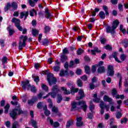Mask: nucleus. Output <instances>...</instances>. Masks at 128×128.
I'll list each match as a JSON object with an SVG mask.
<instances>
[{
	"label": "nucleus",
	"instance_id": "f257e3e1",
	"mask_svg": "<svg viewBox=\"0 0 128 128\" xmlns=\"http://www.w3.org/2000/svg\"><path fill=\"white\" fill-rule=\"evenodd\" d=\"M78 106H81L80 108L83 110L84 112H86V110H88V105H86V101L84 100L78 102H73L71 104L70 111L76 112V110H78Z\"/></svg>",
	"mask_w": 128,
	"mask_h": 128
},
{
	"label": "nucleus",
	"instance_id": "f03ea898",
	"mask_svg": "<svg viewBox=\"0 0 128 128\" xmlns=\"http://www.w3.org/2000/svg\"><path fill=\"white\" fill-rule=\"evenodd\" d=\"M52 92L48 93L46 96H43V98L46 99L50 96H51V98H55L58 92H60V89L58 88V85H54L52 88L51 89Z\"/></svg>",
	"mask_w": 128,
	"mask_h": 128
},
{
	"label": "nucleus",
	"instance_id": "7ed1b4c3",
	"mask_svg": "<svg viewBox=\"0 0 128 128\" xmlns=\"http://www.w3.org/2000/svg\"><path fill=\"white\" fill-rule=\"evenodd\" d=\"M12 22L15 24V26L16 28L20 32H22V34H26L28 32L26 28L23 29L22 26H20V20L16 18H13L11 20Z\"/></svg>",
	"mask_w": 128,
	"mask_h": 128
},
{
	"label": "nucleus",
	"instance_id": "20e7f679",
	"mask_svg": "<svg viewBox=\"0 0 128 128\" xmlns=\"http://www.w3.org/2000/svg\"><path fill=\"white\" fill-rule=\"evenodd\" d=\"M28 40V36H25L24 37L23 35H22L20 37V40L18 42V50H22L26 46V41Z\"/></svg>",
	"mask_w": 128,
	"mask_h": 128
},
{
	"label": "nucleus",
	"instance_id": "39448f33",
	"mask_svg": "<svg viewBox=\"0 0 128 128\" xmlns=\"http://www.w3.org/2000/svg\"><path fill=\"white\" fill-rule=\"evenodd\" d=\"M102 9L105 13L102 10L100 11L98 13V16L101 20H104V18H106V16H110V12H108V8L106 6L104 5L102 6Z\"/></svg>",
	"mask_w": 128,
	"mask_h": 128
},
{
	"label": "nucleus",
	"instance_id": "423d86ee",
	"mask_svg": "<svg viewBox=\"0 0 128 128\" xmlns=\"http://www.w3.org/2000/svg\"><path fill=\"white\" fill-rule=\"evenodd\" d=\"M47 80L48 82V83L49 84V86H52L53 84H56V83L58 82V80H56V78L54 76V74L52 73H49L47 75Z\"/></svg>",
	"mask_w": 128,
	"mask_h": 128
},
{
	"label": "nucleus",
	"instance_id": "0eeeda50",
	"mask_svg": "<svg viewBox=\"0 0 128 128\" xmlns=\"http://www.w3.org/2000/svg\"><path fill=\"white\" fill-rule=\"evenodd\" d=\"M120 25V21L118 20H116L113 22L112 26L111 27L112 34L114 35L116 34V30L118 28V26Z\"/></svg>",
	"mask_w": 128,
	"mask_h": 128
},
{
	"label": "nucleus",
	"instance_id": "6e6552de",
	"mask_svg": "<svg viewBox=\"0 0 128 128\" xmlns=\"http://www.w3.org/2000/svg\"><path fill=\"white\" fill-rule=\"evenodd\" d=\"M114 66L112 65L108 66L107 70L108 76H114Z\"/></svg>",
	"mask_w": 128,
	"mask_h": 128
},
{
	"label": "nucleus",
	"instance_id": "1a4fd4ad",
	"mask_svg": "<svg viewBox=\"0 0 128 128\" xmlns=\"http://www.w3.org/2000/svg\"><path fill=\"white\" fill-rule=\"evenodd\" d=\"M9 114L10 116L12 118L13 120H16L18 118V110H16V108H15L12 109L10 112Z\"/></svg>",
	"mask_w": 128,
	"mask_h": 128
},
{
	"label": "nucleus",
	"instance_id": "9d476101",
	"mask_svg": "<svg viewBox=\"0 0 128 128\" xmlns=\"http://www.w3.org/2000/svg\"><path fill=\"white\" fill-rule=\"evenodd\" d=\"M76 126L80 128V126H84V122L82 121V117H78L76 118Z\"/></svg>",
	"mask_w": 128,
	"mask_h": 128
},
{
	"label": "nucleus",
	"instance_id": "9b49d317",
	"mask_svg": "<svg viewBox=\"0 0 128 128\" xmlns=\"http://www.w3.org/2000/svg\"><path fill=\"white\" fill-rule=\"evenodd\" d=\"M15 108H16L17 112H18V116H20V114H26V111L22 110V108H20V105H18V106H16Z\"/></svg>",
	"mask_w": 128,
	"mask_h": 128
},
{
	"label": "nucleus",
	"instance_id": "f8f14e48",
	"mask_svg": "<svg viewBox=\"0 0 128 128\" xmlns=\"http://www.w3.org/2000/svg\"><path fill=\"white\" fill-rule=\"evenodd\" d=\"M103 100L104 102H109L110 104H114V102H112V99L107 95H104L103 98Z\"/></svg>",
	"mask_w": 128,
	"mask_h": 128
},
{
	"label": "nucleus",
	"instance_id": "ddd939ff",
	"mask_svg": "<svg viewBox=\"0 0 128 128\" xmlns=\"http://www.w3.org/2000/svg\"><path fill=\"white\" fill-rule=\"evenodd\" d=\"M21 84H22V88H23V90H26V88H28V84H30V80H26V81H22L21 82Z\"/></svg>",
	"mask_w": 128,
	"mask_h": 128
},
{
	"label": "nucleus",
	"instance_id": "4468645a",
	"mask_svg": "<svg viewBox=\"0 0 128 128\" xmlns=\"http://www.w3.org/2000/svg\"><path fill=\"white\" fill-rule=\"evenodd\" d=\"M30 88V92H33V94H36V88L34 85L32 86L30 84H29L27 86L28 90H29Z\"/></svg>",
	"mask_w": 128,
	"mask_h": 128
},
{
	"label": "nucleus",
	"instance_id": "2eb2a0df",
	"mask_svg": "<svg viewBox=\"0 0 128 128\" xmlns=\"http://www.w3.org/2000/svg\"><path fill=\"white\" fill-rule=\"evenodd\" d=\"M52 17V16L50 12V10H48V8H45V18H47V20H50L51 18Z\"/></svg>",
	"mask_w": 128,
	"mask_h": 128
},
{
	"label": "nucleus",
	"instance_id": "dca6fc26",
	"mask_svg": "<svg viewBox=\"0 0 128 128\" xmlns=\"http://www.w3.org/2000/svg\"><path fill=\"white\" fill-rule=\"evenodd\" d=\"M24 20H26L28 16V12H22L20 14V18H24Z\"/></svg>",
	"mask_w": 128,
	"mask_h": 128
},
{
	"label": "nucleus",
	"instance_id": "f3484780",
	"mask_svg": "<svg viewBox=\"0 0 128 128\" xmlns=\"http://www.w3.org/2000/svg\"><path fill=\"white\" fill-rule=\"evenodd\" d=\"M38 102V98L36 96H33L30 100H28V104H34V102Z\"/></svg>",
	"mask_w": 128,
	"mask_h": 128
},
{
	"label": "nucleus",
	"instance_id": "a211bd4d",
	"mask_svg": "<svg viewBox=\"0 0 128 128\" xmlns=\"http://www.w3.org/2000/svg\"><path fill=\"white\" fill-rule=\"evenodd\" d=\"M10 28H12L11 25H9L8 27L7 28V30L9 32V36H14V29H10Z\"/></svg>",
	"mask_w": 128,
	"mask_h": 128
},
{
	"label": "nucleus",
	"instance_id": "6ab92c4d",
	"mask_svg": "<svg viewBox=\"0 0 128 128\" xmlns=\"http://www.w3.org/2000/svg\"><path fill=\"white\" fill-rule=\"evenodd\" d=\"M100 106L101 108L100 114L102 115L104 113V101L100 102Z\"/></svg>",
	"mask_w": 128,
	"mask_h": 128
},
{
	"label": "nucleus",
	"instance_id": "aec40b11",
	"mask_svg": "<svg viewBox=\"0 0 128 128\" xmlns=\"http://www.w3.org/2000/svg\"><path fill=\"white\" fill-rule=\"evenodd\" d=\"M98 74H104L106 72V68L104 66H100L97 70Z\"/></svg>",
	"mask_w": 128,
	"mask_h": 128
},
{
	"label": "nucleus",
	"instance_id": "412c9836",
	"mask_svg": "<svg viewBox=\"0 0 128 128\" xmlns=\"http://www.w3.org/2000/svg\"><path fill=\"white\" fill-rule=\"evenodd\" d=\"M37 108L39 110H42V108H48V106L45 105L44 107V104H42V102H39L37 104Z\"/></svg>",
	"mask_w": 128,
	"mask_h": 128
},
{
	"label": "nucleus",
	"instance_id": "4be33fe9",
	"mask_svg": "<svg viewBox=\"0 0 128 128\" xmlns=\"http://www.w3.org/2000/svg\"><path fill=\"white\" fill-rule=\"evenodd\" d=\"M121 44H122L124 48H126L128 46V39L124 38V40H122Z\"/></svg>",
	"mask_w": 128,
	"mask_h": 128
},
{
	"label": "nucleus",
	"instance_id": "5701e85b",
	"mask_svg": "<svg viewBox=\"0 0 128 128\" xmlns=\"http://www.w3.org/2000/svg\"><path fill=\"white\" fill-rule=\"evenodd\" d=\"M104 26L106 28V32L112 34V27L108 24H104Z\"/></svg>",
	"mask_w": 128,
	"mask_h": 128
},
{
	"label": "nucleus",
	"instance_id": "b1692460",
	"mask_svg": "<svg viewBox=\"0 0 128 128\" xmlns=\"http://www.w3.org/2000/svg\"><path fill=\"white\" fill-rule=\"evenodd\" d=\"M84 70L86 74H90V67L86 65L84 67Z\"/></svg>",
	"mask_w": 128,
	"mask_h": 128
},
{
	"label": "nucleus",
	"instance_id": "393cba45",
	"mask_svg": "<svg viewBox=\"0 0 128 128\" xmlns=\"http://www.w3.org/2000/svg\"><path fill=\"white\" fill-rule=\"evenodd\" d=\"M32 78H33L34 82H36V84H38V82H40V76H36V74H32Z\"/></svg>",
	"mask_w": 128,
	"mask_h": 128
},
{
	"label": "nucleus",
	"instance_id": "a878e982",
	"mask_svg": "<svg viewBox=\"0 0 128 128\" xmlns=\"http://www.w3.org/2000/svg\"><path fill=\"white\" fill-rule=\"evenodd\" d=\"M49 44H50V40L46 38H44L42 40V44L44 46H48Z\"/></svg>",
	"mask_w": 128,
	"mask_h": 128
},
{
	"label": "nucleus",
	"instance_id": "bb28decb",
	"mask_svg": "<svg viewBox=\"0 0 128 128\" xmlns=\"http://www.w3.org/2000/svg\"><path fill=\"white\" fill-rule=\"evenodd\" d=\"M11 8H12L13 10H16L18 6V3L16 2H14L12 3Z\"/></svg>",
	"mask_w": 128,
	"mask_h": 128
},
{
	"label": "nucleus",
	"instance_id": "cd10ccee",
	"mask_svg": "<svg viewBox=\"0 0 128 128\" xmlns=\"http://www.w3.org/2000/svg\"><path fill=\"white\" fill-rule=\"evenodd\" d=\"M66 60H68V56L61 54L60 62L62 63L66 62Z\"/></svg>",
	"mask_w": 128,
	"mask_h": 128
},
{
	"label": "nucleus",
	"instance_id": "c85d7f7f",
	"mask_svg": "<svg viewBox=\"0 0 128 128\" xmlns=\"http://www.w3.org/2000/svg\"><path fill=\"white\" fill-rule=\"evenodd\" d=\"M61 90H62L64 92V94L68 95V94H71L70 92L64 86L61 87Z\"/></svg>",
	"mask_w": 128,
	"mask_h": 128
},
{
	"label": "nucleus",
	"instance_id": "c756f323",
	"mask_svg": "<svg viewBox=\"0 0 128 128\" xmlns=\"http://www.w3.org/2000/svg\"><path fill=\"white\" fill-rule=\"evenodd\" d=\"M120 30L123 34H127L126 30L124 28V25H122V24H120Z\"/></svg>",
	"mask_w": 128,
	"mask_h": 128
},
{
	"label": "nucleus",
	"instance_id": "7c9ffc66",
	"mask_svg": "<svg viewBox=\"0 0 128 128\" xmlns=\"http://www.w3.org/2000/svg\"><path fill=\"white\" fill-rule=\"evenodd\" d=\"M62 101V94H58L57 95L56 102L57 104H60Z\"/></svg>",
	"mask_w": 128,
	"mask_h": 128
},
{
	"label": "nucleus",
	"instance_id": "2f4dec72",
	"mask_svg": "<svg viewBox=\"0 0 128 128\" xmlns=\"http://www.w3.org/2000/svg\"><path fill=\"white\" fill-rule=\"evenodd\" d=\"M40 34V31L36 29L32 28V34L33 36H36Z\"/></svg>",
	"mask_w": 128,
	"mask_h": 128
},
{
	"label": "nucleus",
	"instance_id": "473e14b6",
	"mask_svg": "<svg viewBox=\"0 0 128 128\" xmlns=\"http://www.w3.org/2000/svg\"><path fill=\"white\" fill-rule=\"evenodd\" d=\"M12 8V5H10V2H8L7 3L6 5L4 8V10L5 12H8V10Z\"/></svg>",
	"mask_w": 128,
	"mask_h": 128
},
{
	"label": "nucleus",
	"instance_id": "72a5a7b5",
	"mask_svg": "<svg viewBox=\"0 0 128 128\" xmlns=\"http://www.w3.org/2000/svg\"><path fill=\"white\" fill-rule=\"evenodd\" d=\"M20 124L18 121H15L12 124V128H20Z\"/></svg>",
	"mask_w": 128,
	"mask_h": 128
},
{
	"label": "nucleus",
	"instance_id": "f704fd0d",
	"mask_svg": "<svg viewBox=\"0 0 128 128\" xmlns=\"http://www.w3.org/2000/svg\"><path fill=\"white\" fill-rule=\"evenodd\" d=\"M50 26H45L44 28V34H48V32H50Z\"/></svg>",
	"mask_w": 128,
	"mask_h": 128
},
{
	"label": "nucleus",
	"instance_id": "c9c22d12",
	"mask_svg": "<svg viewBox=\"0 0 128 128\" xmlns=\"http://www.w3.org/2000/svg\"><path fill=\"white\" fill-rule=\"evenodd\" d=\"M100 12V8H96L94 10V11L92 12V16H96V14Z\"/></svg>",
	"mask_w": 128,
	"mask_h": 128
},
{
	"label": "nucleus",
	"instance_id": "e433bc0d",
	"mask_svg": "<svg viewBox=\"0 0 128 128\" xmlns=\"http://www.w3.org/2000/svg\"><path fill=\"white\" fill-rule=\"evenodd\" d=\"M74 124V122L72 120H69L67 122L66 124V128H70Z\"/></svg>",
	"mask_w": 128,
	"mask_h": 128
},
{
	"label": "nucleus",
	"instance_id": "4c0bfd02",
	"mask_svg": "<svg viewBox=\"0 0 128 128\" xmlns=\"http://www.w3.org/2000/svg\"><path fill=\"white\" fill-rule=\"evenodd\" d=\"M79 90L78 88H74V86H72L70 88V92L71 94H76V92H78Z\"/></svg>",
	"mask_w": 128,
	"mask_h": 128
},
{
	"label": "nucleus",
	"instance_id": "58836bf2",
	"mask_svg": "<svg viewBox=\"0 0 128 128\" xmlns=\"http://www.w3.org/2000/svg\"><path fill=\"white\" fill-rule=\"evenodd\" d=\"M10 106L8 104H7L6 106H4V113L6 114L8 113V110H10Z\"/></svg>",
	"mask_w": 128,
	"mask_h": 128
},
{
	"label": "nucleus",
	"instance_id": "ea45409f",
	"mask_svg": "<svg viewBox=\"0 0 128 128\" xmlns=\"http://www.w3.org/2000/svg\"><path fill=\"white\" fill-rule=\"evenodd\" d=\"M115 98H116V100H118L120 98V100H124V94L120 95L118 94H116L115 96Z\"/></svg>",
	"mask_w": 128,
	"mask_h": 128
},
{
	"label": "nucleus",
	"instance_id": "a19ab883",
	"mask_svg": "<svg viewBox=\"0 0 128 128\" xmlns=\"http://www.w3.org/2000/svg\"><path fill=\"white\" fill-rule=\"evenodd\" d=\"M122 116V112L120 111H118L116 112V118L117 120H120V118Z\"/></svg>",
	"mask_w": 128,
	"mask_h": 128
},
{
	"label": "nucleus",
	"instance_id": "79ce46f5",
	"mask_svg": "<svg viewBox=\"0 0 128 128\" xmlns=\"http://www.w3.org/2000/svg\"><path fill=\"white\" fill-rule=\"evenodd\" d=\"M112 94L113 98H114L118 94V90H116V88H114L112 90Z\"/></svg>",
	"mask_w": 128,
	"mask_h": 128
},
{
	"label": "nucleus",
	"instance_id": "37998d69",
	"mask_svg": "<svg viewBox=\"0 0 128 128\" xmlns=\"http://www.w3.org/2000/svg\"><path fill=\"white\" fill-rule=\"evenodd\" d=\"M118 57V52H114L112 53V55H110L109 56V58L110 60L111 58H116Z\"/></svg>",
	"mask_w": 128,
	"mask_h": 128
},
{
	"label": "nucleus",
	"instance_id": "c03bdc74",
	"mask_svg": "<svg viewBox=\"0 0 128 128\" xmlns=\"http://www.w3.org/2000/svg\"><path fill=\"white\" fill-rule=\"evenodd\" d=\"M104 48L106 50H110V52H112V47L110 44H106L104 46Z\"/></svg>",
	"mask_w": 128,
	"mask_h": 128
},
{
	"label": "nucleus",
	"instance_id": "a18cd8bd",
	"mask_svg": "<svg viewBox=\"0 0 128 128\" xmlns=\"http://www.w3.org/2000/svg\"><path fill=\"white\" fill-rule=\"evenodd\" d=\"M77 85L78 86V88H82V86H84V83L82 81L80 80V79H78L77 81Z\"/></svg>",
	"mask_w": 128,
	"mask_h": 128
},
{
	"label": "nucleus",
	"instance_id": "49530a36",
	"mask_svg": "<svg viewBox=\"0 0 128 128\" xmlns=\"http://www.w3.org/2000/svg\"><path fill=\"white\" fill-rule=\"evenodd\" d=\"M32 126L34 128H38V122L34 120H32Z\"/></svg>",
	"mask_w": 128,
	"mask_h": 128
},
{
	"label": "nucleus",
	"instance_id": "de8ad7c7",
	"mask_svg": "<svg viewBox=\"0 0 128 128\" xmlns=\"http://www.w3.org/2000/svg\"><path fill=\"white\" fill-rule=\"evenodd\" d=\"M53 70L54 72H60V66H56L53 68Z\"/></svg>",
	"mask_w": 128,
	"mask_h": 128
},
{
	"label": "nucleus",
	"instance_id": "09e8293b",
	"mask_svg": "<svg viewBox=\"0 0 128 128\" xmlns=\"http://www.w3.org/2000/svg\"><path fill=\"white\" fill-rule=\"evenodd\" d=\"M128 119L126 118H124L120 120V124H128Z\"/></svg>",
	"mask_w": 128,
	"mask_h": 128
},
{
	"label": "nucleus",
	"instance_id": "8fccbe9b",
	"mask_svg": "<svg viewBox=\"0 0 128 128\" xmlns=\"http://www.w3.org/2000/svg\"><path fill=\"white\" fill-rule=\"evenodd\" d=\"M120 58L122 62L126 60V54H122L120 56Z\"/></svg>",
	"mask_w": 128,
	"mask_h": 128
},
{
	"label": "nucleus",
	"instance_id": "3c124183",
	"mask_svg": "<svg viewBox=\"0 0 128 128\" xmlns=\"http://www.w3.org/2000/svg\"><path fill=\"white\" fill-rule=\"evenodd\" d=\"M62 54H64L66 55V54H70V52H68V48H64L62 50Z\"/></svg>",
	"mask_w": 128,
	"mask_h": 128
},
{
	"label": "nucleus",
	"instance_id": "603ef678",
	"mask_svg": "<svg viewBox=\"0 0 128 128\" xmlns=\"http://www.w3.org/2000/svg\"><path fill=\"white\" fill-rule=\"evenodd\" d=\"M96 66H98L96 64L92 66V74H94L96 72Z\"/></svg>",
	"mask_w": 128,
	"mask_h": 128
},
{
	"label": "nucleus",
	"instance_id": "864d4df0",
	"mask_svg": "<svg viewBox=\"0 0 128 128\" xmlns=\"http://www.w3.org/2000/svg\"><path fill=\"white\" fill-rule=\"evenodd\" d=\"M78 94H79L80 96H83V98H84L85 95H84V89L80 88V89L79 90Z\"/></svg>",
	"mask_w": 128,
	"mask_h": 128
},
{
	"label": "nucleus",
	"instance_id": "5fc2aeb1",
	"mask_svg": "<svg viewBox=\"0 0 128 128\" xmlns=\"http://www.w3.org/2000/svg\"><path fill=\"white\" fill-rule=\"evenodd\" d=\"M42 90H44L46 92L48 91V86L44 84H42Z\"/></svg>",
	"mask_w": 128,
	"mask_h": 128
},
{
	"label": "nucleus",
	"instance_id": "6e6d98bb",
	"mask_svg": "<svg viewBox=\"0 0 128 128\" xmlns=\"http://www.w3.org/2000/svg\"><path fill=\"white\" fill-rule=\"evenodd\" d=\"M93 113L94 112H89V113L88 114L87 116H88V118L89 120H92L94 118Z\"/></svg>",
	"mask_w": 128,
	"mask_h": 128
},
{
	"label": "nucleus",
	"instance_id": "4d7b16f0",
	"mask_svg": "<svg viewBox=\"0 0 128 128\" xmlns=\"http://www.w3.org/2000/svg\"><path fill=\"white\" fill-rule=\"evenodd\" d=\"M100 42L102 44H106V38H104L103 37H100Z\"/></svg>",
	"mask_w": 128,
	"mask_h": 128
},
{
	"label": "nucleus",
	"instance_id": "13d9d810",
	"mask_svg": "<svg viewBox=\"0 0 128 128\" xmlns=\"http://www.w3.org/2000/svg\"><path fill=\"white\" fill-rule=\"evenodd\" d=\"M82 52H84V50L80 48H78L77 50V54L78 56H80Z\"/></svg>",
	"mask_w": 128,
	"mask_h": 128
},
{
	"label": "nucleus",
	"instance_id": "bf43d9fd",
	"mask_svg": "<svg viewBox=\"0 0 128 128\" xmlns=\"http://www.w3.org/2000/svg\"><path fill=\"white\" fill-rule=\"evenodd\" d=\"M28 3L30 4V6L32 8H34L36 6V2L32 0H29Z\"/></svg>",
	"mask_w": 128,
	"mask_h": 128
},
{
	"label": "nucleus",
	"instance_id": "052dcab7",
	"mask_svg": "<svg viewBox=\"0 0 128 128\" xmlns=\"http://www.w3.org/2000/svg\"><path fill=\"white\" fill-rule=\"evenodd\" d=\"M90 90H94V88H96V86L94 83H90Z\"/></svg>",
	"mask_w": 128,
	"mask_h": 128
},
{
	"label": "nucleus",
	"instance_id": "680f3d73",
	"mask_svg": "<svg viewBox=\"0 0 128 128\" xmlns=\"http://www.w3.org/2000/svg\"><path fill=\"white\" fill-rule=\"evenodd\" d=\"M89 108L91 112H94V105L90 104L89 106Z\"/></svg>",
	"mask_w": 128,
	"mask_h": 128
},
{
	"label": "nucleus",
	"instance_id": "e2e57ef3",
	"mask_svg": "<svg viewBox=\"0 0 128 128\" xmlns=\"http://www.w3.org/2000/svg\"><path fill=\"white\" fill-rule=\"evenodd\" d=\"M76 74L77 76H80L82 74V69L78 68L76 72Z\"/></svg>",
	"mask_w": 128,
	"mask_h": 128
},
{
	"label": "nucleus",
	"instance_id": "0e129e2a",
	"mask_svg": "<svg viewBox=\"0 0 128 128\" xmlns=\"http://www.w3.org/2000/svg\"><path fill=\"white\" fill-rule=\"evenodd\" d=\"M118 8L120 12H122L124 10V6L122 4H120L118 6Z\"/></svg>",
	"mask_w": 128,
	"mask_h": 128
},
{
	"label": "nucleus",
	"instance_id": "69168bd1",
	"mask_svg": "<svg viewBox=\"0 0 128 128\" xmlns=\"http://www.w3.org/2000/svg\"><path fill=\"white\" fill-rule=\"evenodd\" d=\"M52 126H53L54 128H58V126H60V124L58 122H54V124Z\"/></svg>",
	"mask_w": 128,
	"mask_h": 128
},
{
	"label": "nucleus",
	"instance_id": "338daca9",
	"mask_svg": "<svg viewBox=\"0 0 128 128\" xmlns=\"http://www.w3.org/2000/svg\"><path fill=\"white\" fill-rule=\"evenodd\" d=\"M2 64H6L8 62V58L6 56H4L2 59Z\"/></svg>",
	"mask_w": 128,
	"mask_h": 128
},
{
	"label": "nucleus",
	"instance_id": "774afa93",
	"mask_svg": "<svg viewBox=\"0 0 128 128\" xmlns=\"http://www.w3.org/2000/svg\"><path fill=\"white\" fill-rule=\"evenodd\" d=\"M44 114L46 116H48L50 114V112L48 110H46L44 112Z\"/></svg>",
	"mask_w": 128,
	"mask_h": 128
}]
</instances>
